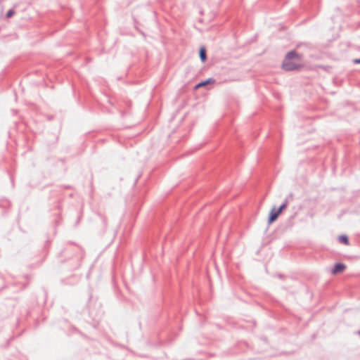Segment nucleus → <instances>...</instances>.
I'll return each mask as SVG.
<instances>
[{"label": "nucleus", "instance_id": "obj_9", "mask_svg": "<svg viewBox=\"0 0 360 360\" xmlns=\"http://www.w3.org/2000/svg\"><path fill=\"white\" fill-rule=\"evenodd\" d=\"M355 64H360V58L354 60Z\"/></svg>", "mask_w": 360, "mask_h": 360}, {"label": "nucleus", "instance_id": "obj_3", "mask_svg": "<svg viewBox=\"0 0 360 360\" xmlns=\"http://www.w3.org/2000/svg\"><path fill=\"white\" fill-rule=\"evenodd\" d=\"M346 268V266L342 263H337L333 269H332V273L333 274H338L340 272L343 271Z\"/></svg>", "mask_w": 360, "mask_h": 360}, {"label": "nucleus", "instance_id": "obj_1", "mask_svg": "<svg viewBox=\"0 0 360 360\" xmlns=\"http://www.w3.org/2000/svg\"><path fill=\"white\" fill-rule=\"evenodd\" d=\"M292 59H297L298 60L300 59V57L295 51H289L282 63V68L283 70L286 71H292L296 70L300 67L298 64L293 62Z\"/></svg>", "mask_w": 360, "mask_h": 360}, {"label": "nucleus", "instance_id": "obj_7", "mask_svg": "<svg viewBox=\"0 0 360 360\" xmlns=\"http://www.w3.org/2000/svg\"><path fill=\"white\" fill-rule=\"evenodd\" d=\"M288 205V201L287 199H285L281 205V206L278 207V209L277 210V211L278 212V213H281V212L283 211V210H284Z\"/></svg>", "mask_w": 360, "mask_h": 360}, {"label": "nucleus", "instance_id": "obj_4", "mask_svg": "<svg viewBox=\"0 0 360 360\" xmlns=\"http://www.w3.org/2000/svg\"><path fill=\"white\" fill-rule=\"evenodd\" d=\"M214 79L209 78V79H206L205 81H202V82L198 83L197 85H195V89H198L200 87L205 86H206L208 84H212V83H214Z\"/></svg>", "mask_w": 360, "mask_h": 360}, {"label": "nucleus", "instance_id": "obj_2", "mask_svg": "<svg viewBox=\"0 0 360 360\" xmlns=\"http://www.w3.org/2000/svg\"><path fill=\"white\" fill-rule=\"evenodd\" d=\"M280 214L281 213H278L276 207H274L269 213V223L271 224L276 221Z\"/></svg>", "mask_w": 360, "mask_h": 360}, {"label": "nucleus", "instance_id": "obj_5", "mask_svg": "<svg viewBox=\"0 0 360 360\" xmlns=\"http://www.w3.org/2000/svg\"><path fill=\"white\" fill-rule=\"evenodd\" d=\"M200 58L202 62L205 61L207 56H206V51L205 48H201L200 49Z\"/></svg>", "mask_w": 360, "mask_h": 360}, {"label": "nucleus", "instance_id": "obj_8", "mask_svg": "<svg viewBox=\"0 0 360 360\" xmlns=\"http://www.w3.org/2000/svg\"><path fill=\"white\" fill-rule=\"evenodd\" d=\"M14 14H15L14 10L10 9V10L8 11V12L6 13V17L7 18H11Z\"/></svg>", "mask_w": 360, "mask_h": 360}, {"label": "nucleus", "instance_id": "obj_6", "mask_svg": "<svg viewBox=\"0 0 360 360\" xmlns=\"http://www.w3.org/2000/svg\"><path fill=\"white\" fill-rule=\"evenodd\" d=\"M339 241L342 243H344L345 245H348L349 244V239H348V237L345 235H342V236H339Z\"/></svg>", "mask_w": 360, "mask_h": 360}, {"label": "nucleus", "instance_id": "obj_10", "mask_svg": "<svg viewBox=\"0 0 360 360\" xmlns=\"http://www.w3.org/2000/svg\"><path fill=\"white\" fill-rule=\"evenodd\" d=\"M359 335H360V331L359 332Z\"/></svg>", "mask_w": 360, "mask_h": 360}]
</instances>
